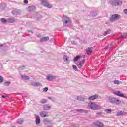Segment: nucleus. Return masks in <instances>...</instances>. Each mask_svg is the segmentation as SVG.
Masks as SVG:
<instances>
[{
	"label": "nucleus",
	"instance_id": "obj_1",
	"mask_svg": "<svg viewBox=\"0 0 127 127\" xmlns=\"http://www.w3.org/2000/svg\"><path fill=\"white\" fill-rule=\"evenodd\" d=\"M88 108L91 109V110H93L94 111H97V110H101V107L100 105H98L94 102L89 103Z\"/></svg>",
	"mask_w": 127,
	"mask_h": 127
},
{
	"label": "nucleus",
	"instance_id": "obj_2",
	"mask_svg": "<svg viewBox=\"0 0 127 127\" xmlns=\"http://www.w3.org/2000/svg\"><path fill=\"white\" fill-rule=\"evenodd\" d=\"M71 19L69 18V17L67 16H64L63 18V23H64V25L65 26H69L71 25Z\"/></svg>",
	"mask_w": 127,
	"mask_h": 127
},
{
	"label": "nucleus",
	"instance_id": "obj_3",
	"mask_svg": "<svg viewBox=\"0 0 127 127\" xmlns=\"http://www.w3.org/2000/svg\"><path fill=\"white\" fill-rule=\"evenodd\" d=\"M109 102L115 105H120L121 104V101L120 100L114 97H109Z\"/></svg>",
	"mask_w": 127,
	"mask_h": 127
},
{
	"label": "nucleus",
	"instance_id": "obj_4",
	"mask_svg": "<svg viewBox=\"0 0 127 127\" xmlns=\"http://www.w3.org/2000/svg\"><path fill=\"white\" fill-rule=\"evenodd\" d=\"M104 126V124L103 123L96 121L93 123L90 126V127H103Z\"/></svg>",
	"mask_w": 127,
	"mask_h": 127
},
{
	"label": "nucleus",
	"instance_id": "obj_5",
	"mask_svg": "<svg viewBox=\"0 0 127 127\" xmlns=\"http://www.w3.org/2000/svg\"><path fill=\"white\" fill-rule=\"evenodd\" d=\"M41 1L42 2V5H43L44 6L47 7V8H51V7H52V5L48 3L46 0H41Z\"/></svg>",
	"mask_w": 127,
	"mask_h": 127
},
{
	"label": "nucleus",
	"instance_id": "obj_6",
	"mask_svg": "<svg viewBox=\"0 0 127 127\" xmlns=\"http://www.w3.org/2000/svg\"><path fill=\"white\" fill-rule=\"evenodd\" d=\"M120 17L121 16H120V15H118V14L113 15L110 18V21H115V20H118V19H119Z\"/></svg>",
	"mask_w": 127,
	"mask_h": 127
},
{
	"label": "nucleus",
	"instance_id": "obj_7",
	"mask_svg": "<svg viewBox=\"0 0 127 127\" xmlns=\"http://www.w3.org/2000/svg\"><path fill=\"white\" fill-rule=\"evenodd\" d=\"M110 4L113 6H118L122 4V1H112Z\"/></svg>",
	"mask_w": 127,
	"mask_h": 127
},
{
	"label": "nucleus",
	"instance_id": "obj_8",
	"mask_svg": "<svg viewBox=\"0 0 127 127\" xmlns=\"http://www.w3.org/2000/svg\"><path fill=\"white\" fill-rule=\"evenodd\" d=\"M44 122L45 125H48V127H51V126H52V122H51V121L47 119H45L44 120Z\"/></svg>",
	"mask_w": 127,
	"mask_h": 127
},
{
	"label": "nucleus",
	"instance_id": "obj_9",
	"mask_svg": "<svg viewBox=\"0 0 127 127\" xmlns=\"http://www.w3.org/2000/svg\"><path fill=\"white\" fill-rule=\"evenodd\" d=\"M84 64H85V60H82V61H79L78 63L77 64V66L78 68H81V67H83L84 66Z\"/></svg>",
	"mask_w": 127,
	"mask_h": 127
},
{
	"label": "nucleus",
	"instance_id": "obj_10",
	"mask_svg": "<svg viewBox=\"0 0 127 127\" xmlns=\"http://www.w3.org/2000/svg\"><path fill=\"white\" fill-rule=\"evenodd\" d=\"M46 79L48 81H53V80L55 79V76H52L51 74H49L47 76H46Z\"/></svg>",
	"mask_w": 127,
	"mask_h": 127
},
{
	"label": "nucleus",
	"instance_id": "obj_11",
	"mask_svg": "<svg viewBox=\"0 0 127 127\" xmlns=\"http://www.w3.org/2000/svg\"><path fill=\"white\" fill-rule=\"evenodd\" d=\"M99 97V95L97 94H95L92 96H90L89 97V100H90V101H93L94 100H96V99H98Z\"/></svg>",
	"mask_w": 127,
	"mask_h": 127
},
{
	"label": "nucleus",
	"instance_id": "obj_12",
	"mask_svg": "<svg viewBox=\"0 0 127 127\" xmlns=\"http://www.w3.org/2000/svg\"><path fill=\"white\" fill-rule=\"evenodd\" d=\"M51 109V106L49 104H45L43 106V109L44 111H48Z\"/></svg>",
	"mask_w": 127,
	"mask_h": 127
},
{
	"label": "nucleus",
	"instance_id": "obj_13",
	"mask_svg": "<svg viewBox=\"0 0 127 127\" xmlns=\"http://www.w3.org/2000/svg\"><path fill=\"white\" fill-rule=\"evenodd\" d=\"M12 13L13 15H18L20 13V10L16 9L12 11Z\"/></svg>",
	"mask_w": 127,
	"mask_h": 127
},
{
	"label": "nucleus",
	"instance_id": "obj_14",
	"mask_svg": "<svg viewBox=\"0 0 127 127\" xmlns=\"http://www.w3.org/2000/svg\"><path fill=\"white\" fill-rule=\"evenodd\" d=\"M40 116L42 117V118H45L47 117V112L45 111H41L40 113Z\"/></svg>",
	"mask_w": 127,
	"mask_h": 127
},
{
	"label": "nucleus",
	"instance_id": "obj_15",
	"mask_svg": "<svg viewBox=\"0 0 127 127\" xmlns=\"http://www.w3.org/2000/svg\"><path fill=\"white\" fill-rule=\"evenodd\" d=\"M64 62H65V63H66L67 64H69V63L70 62V61L69 60V57H68V56L66 55H64Z\"/></svg>",
	"mask_w": 127,
	"mask_h": 127
},
{
	"label": "nucleus",
	"instance_id": "obj_16",
	"mask_svg": "<svg viewBox=\"0 0 127 127\" xmlns=\"http://www.w3.org/2000/svg\"><path fill=\"white\" fill-rule=\"evenodd\" d=\"M127 115V112H125L123 111H119L118 112H117L116 115L119 116H126Z\"/></svg>",
	"mask_w": 127,
	"mask_h": 127
},
{
	"label": "nucleus",
	"instance_id": "obj_17",
	"mask_svg": "<svg viewBox=\"0 0 127 127\" xmlns=\"http://www.w3.org/2000/svg\"><path fill=\"white\" fill-rule=\"evenodd\" d=\"M114 95L118 96L119 97H124V94L121 93L120 91H115L114 92Z\"/></svg>",
	"mask_w": 127,
	"mask_h": 127
},
{
	"label": "nucleus",
	"instance_id": "obj_18",
	"mask_svg": "<svg viewBox=\"0 0 127 127\" xmlns=\"http://www.w3.org/2000/svg\"><path fill=\"white\" fill-rule=\"evenodd\" d=\"M36 125L40 124V118H39L38 115H36Z\"/></svg>",
	"mask_w": 127,
	"mask_h": 127
},
{
	"label": "nucleus",
	"instance_id": "obj_19",
	"mask_svg": "<svg viewBox=\"0 0 127 127\" xmlns=\"http://www.w3.org/2000/svg\"><path fill=\"white\" fill-rule=\"evenodd\" d=\"M48 39H49V37H42V38H40V41L41 42H44V41H47V40H48Z\"/></svg>",
	"mask_w": 127,
	"mask_h": 127
},
{
	"label": "nucleus",
	"instance_id": "obj_20",
	"mask_svg": "<svg viewBox=\"0 0 127 127\" xmlns=\"http://www.w3.org/2000/svg\"><path fill=\"white\" fill-rule=\"evenodd\" d=\"M32 86H34L35 87H41V83L39 82H32Z\"/></svg>",
	"mask_w": 127,
	"mask_h": 127
},
{
	"label": "nucleus",
	"instance_id": "obj_21",
	"mask_svg": "<svg viewBox=\"0 0 127 127\" xmlns=\"http://www.w3.org/2000/svg\"><path fill=\"white\" fill-rule=\"evenodd\" d=\"M74 111L79 113H88V111L83 109H76Z\"/></svg>",
	"mask_w": 127,
	"mask_h": 127
},
{
	"label": "nucleus",
	"instance_id": "obj_22",
	"mask_svg": "<svg viewBox=\"0 0 127 127\" xmlns=\"http://www.w3.org/2000/svg\"><path fill=\"white\" fill-rule=\"evenodd\" d=\"M81 58H82V56L81 55L76 56L74 58V62H76V61H78V60H79V59H81Z\"/></svg>",
	"mask_w": 127,
	"mask_h": 127
},
{
	"label": "nucleus",
	"instance_id": "obj_23",
	"mask_svg": "<svg viewBox=\"0 0 127 127\" xmlns=\"http://www.w3.org/2000/svg\"><path fill=\"white\" fill-rule=\"evenodd\" d=\"M126 36H127V33H124L120 37H119L118 39H121L123 40L124 38H126Z\"/></svg>",
	"mask_w": 127,
	"mask_h": 127
},
{
	"label": "nucleus",
	"instance_id": "obj_24",
	"mask_svg": "<svg viewBox=\"0 0 127 127\" xmlns=\"http://www.w3.org/2000/svg\"><path fill=\"white\" fill-rule=\"evenodd\" d=\"M92 52H93V49L92 48H88L86 50V53L88 55L89 54H91V53H92Z\"/></svg>",
	"mask_w": 127,
	"mask_h": 127
},
{
	"label": "nucleus",
	"instance_id": "obj_25",
	"mask_svg": "<svg viewBox=\"0 0 127 127\" xmlns=\"http://www.w3.org/2000/svg\"><path fill=\"white\" fill-rule=\"evenodd\" d=\"M14 21H15V20L13 18H9L7 19V22H9V23H13Z\"/></svg>",
	"mask_w": 127,
	"mask_h": 127
},
{
	"label": "nucleus",
	"instance_id": "obj_26",
	"mask_svg": "<svg viewBox=\"0 0 127 127\" xmlns=\"http://www.w3.org/2000/svg\"><path fill=\"white\" fill-rule=\"evenodd\" d=\"M21 78L22 79H24V80H29V76H28L21 75Z\"/></svg>",
	"mask_w": 127,
	"mask_h": 127
},
{
	"label": "nucleus",
	"instance_id": "obj_27",
	"mask_svg": "<svg viewBox=\"0 0 127 127\" xmlns=\"http://www.w3.org/2000/svg\"><path fill=\"white\" fill-rule=\"evenodd\" d=\"M77 100H78V101H85V98H83L82 96H78Z\"/></svg>",
	"mask_w": 127,
	"mask_h": 127
},
{
	"label": "nucleus",
	"instance_id": "obj_28",
	"mask_svg": "<svg viewBox=\"0 0 127 127\" xmlns=\"http://www.w3.org/2000/svg\"><path fill=\"white\" fill-rule=\"evenodd\" d=\"M105 112H106V113H107V114H112V110L110 109H105Z\"/></svg>",
	"mask_w": 127,
	"mask_h": 127
},
{
	"label": "nucleus",
	"instance_id": "obj_29",
	"mask_svg": "<svg viewBox=\"0 0 127 127\" xmlns=\"http://www.w3.org/2000/svg\"><path fill=\"white\" fill-rule=\"evenodd\" d=\"M17 122L18 124H21L23 123V119H19L17 120Z\"/></svg>",
	"mask_w": 127,
	"mask_h": 127
},
{
	"label": "nucleus",
	"instance_id": "obj_30",
	"mask_svg": "<svg viewBox=\"0 0 127 127\" xmlns=\"http://www.w3.org/2000/svg\"><path fill=\"white\" fill-rule=\"evenodd\" d=\"M110 33H111V30H107L104 33L103 35L106 36L107 34H110Z\"/></svg>",
	"mask_w": 127,
	"mask_h": 127
},
{
	"label": "nucleus",
	"instance_id": "obj_31",
	"mask_svg": "<svg viewBox=\"0 0 127 127\" xmlns=\"http://www.w3.org/2000/svg\"><path fill=\"white\" fill-rule=\"evenodd\" d=\"M1 22H2V23H6V22H7V20L2 18L1 19Z\"/></svg>",
	"mask_w": 127,
	"mask_h": 127
},
{
	"label": "nucleus",
	"instance_id": "obj_32",
	"mask_svg": "<svg viewBox=\"0 0 127 127\" xmlns=\"http://www.w3.org/2000/svg\"><path fill=\"white\" fill-rule=\"evenodd\" d=\"M40 103H41V104H46V103H47V100L46 99H42L40 101Z\"/></svg>",
	"mask_w": 127,
	"mask_h": 127
},
{
	"label": "nucleus",
	"instance_id": "obj_33",
	"mask_svg": "<svg viewBox=\"0 0 127 127\" xmlns=\"http://www.w3.org/2000/svg\"><path fill=\"white\" fill-rule=\"evenodd\" d=\"M114 84H116V85H119V84H121V81H119V80H114L113 81Z\"/></svg>",
	"mask_w": 127,
	"mask_h": 127
},
{
	"label": "nucleus",
	"instance_id": "obj_34",
	"mask_svg": "<svg viewBox=\"0 0 127 127\" xmlns=\"http://www.w3.org/2000/svg\"><path fill=\"white\" fill-rule=\"evenodd\" d=\"M73 69L74 71H78V67L76 65H73Z\"/></svg>",
	"mask_w": 127,
	"mask_h": 127
},
{
	"label": "nucleus",
	"instance_id": "obj_35",
	"mask_svg": "<svg viewBox=\"0 0 127 127\" xmlns=\"http://www.w3.org/2000/svg\"><path fill=\"white\" fill-rule=\"evenodd\" d=\"M29 8H30V10H33V9H35V6H32L29 7Z\"/></svg>",
	"mask_w": 127,
	"mask_h": 127
},
{
	"label": "nucleus",
	"instance_id": "obj_36",
	"mask_svg": "<svg viewBox=\"0 0 127 127\" xmlns=\"http://www.w3.org/2000/svg\"><path fill=\"white\" fill-rule=\"evenodd\" d=\"M10 84H11L10 81H7L5 83V86H9V85H10Z\"/></svg>",
	"mask_w": 127,
	"mask_h": 127
},
{
	"label": "nucleus",
	"instance_id": "obj_37",
	"mask_svg": "<svg viewBox=\"0 0 127 127\" xmlns=\"http://www.w3.org/2000/svg\"><path fill=\"white\" fill-rule=\"evenodd\" d=\"M3 82V78L1 76H0V83H2Z\"/></svg>",
	"mask_w": 127,
	"mask_h": 127
},
{
	"label": "nucleus",
	"instance_id": "obj_38",
	"mask_svg": "<svg viewBox=\"0 0 127 127\" xmlns=\"http://www.w3.org/2000/svg\"><path fill=\"white\" fill-rule=\"evenodd\" d=\"M43 92H47L48 91V88L47 87H45L43 89Z\"/></svg>",
	"mask_w": 127,
	"mask_h": 127
},
{
	"label": "nucleus",
	"instance_id": "obj_39",
	"mask_svg": "<svg viewBox=\"0 0 127 127\" xmlns=\"http://www.w3.org/2000/svg\"><path fill=\"white\" fill-rule=\"evenodd\" d=\"M102 114H103V112H98L96 113V115H98V116L102 115Z\"/></svg>",
	"mask_w": 127,
	"mask_h": 127
},
{
	"label": "nucleus",
	"instance_id": "obj_40",
	"mask_svg": "<svg viewBox=\"0 0 127 127\" xmlns=\"http://www.w3.org/2000/svg\"><path fill=\"white\" fill-rule=\"evenodd\" d=\"M24 3L25 4H27V3H28V1L27 0H24Z\"/></svg>",
	"mask_w": 127,
	"mask_h": 127
},
{
	"label": "nucleus",
	"instance_id": "obj_41",
	"mask_svg": "<svg viewBox=\"0 0 127 127\" xmlns=\"http://www.w3.org/2000/svg\"><path fill=\"white\" fill-rule=\"evenodd\" d=\"M109 50H112L113 49V45H110Z\"/></svg>",
	"mask_w": 127,
	"mask_h": 127
},
{
	"label": "nucleus",
	"instance_id": "obj_42",
	"mask_svg": "<svg viewBox=\"0 0 127 127\" xmlns=\"http://www.w3.org/2000/svg\"><path fill=\"white\" fill-rule=\"evenodd\" d=\"M123 11L125 13V14H127V9H124Z\"/></svg>",
	"mask_w": 127,
	"mask_h": 127
},
{
	"label": "nucleus",
	"instance_id": "obj_43",
	"mask_svg": "<svg viewBox=\"0 0 127 127\" xmlns=\"http://www.w3.org/2000/svg\"><path fill=\"white\" fill-rule=\"evenodd\" d=\"M2 98H6V96L2 95Z\"/></svg>",
	"mask_w": 127,
	"mask_h": 127
},
{
	"label": "nucleus",
	"instance_id": "obj_44",
	"mask_svg": "<svg viewBox=\"0 0 127 127\" xmlns=\"http://www.w3.org/2000/svg\"><path fill=\"white\" fill-rule=\"evenodd\" d=\"M20 69H24V66H23V67H20Z\"/></svg>",
	"mask_w": 127,
	"mask_h": 127
},
{
	"label": "nucleus",
	"instance_id": "obj_45",
	"mask_svg": "<svg viewBox=\"0 0 127 127\" xmlns=\"http://www.w3.org/2000/svg\"><path fill=\"white\" fill-rule=\"evenodd\" d=\"M48 99H49L50 100H51V98L50 97H49Z\"/></svg>",
	"mask_w": 127,
	"mask_h": 127
},
{
	"label": "nucleus",
	"instance_id": "obj_46",
	"mask_svg": "<svg viewBox=\"0 0 127 127\" xmlns=\"http://www.w3.org/2000/svg\"><path fill=\"white\" fill-rule=\"evenodd\" d=\"M0 47H2V44L0 45Z\"/></svg>",
	"mask_w": 127,
	"mask_h": 127
},
{
	"label": "nucleus",
	"instance_id": "obj_47",
	"mask_svg": "<svg viewBox=\"0 0 127 127\" xmlns=\"http://www.w3.org/2000/svg\"><path fill=\"white\" fill-rule=\"evenodd\" d=\"M1 70V68L0 67V71Z\"/></svg>",
	"mask_w": 127,
	"mask_h": 127
},
{
	"label": "nucleus",
	"instance_id": "obj_48",
	"mask_svg": "<svg viewBox=\"0 0 127 127\" xmlns=\"http://www.w3.org/2000/svg\"><path fill=\"white\" fill-rule=\"evenodd\" d=\"M29 32H32V31H29Z\"/></svg>",
	"mask_w": 127,
	"mask_h": 127
},
{
	"label": "nucleus",
	"instance_id": "obj_49",
	"mask_svg": "<svg viewBox=\"0 0 127 127\" xmlns=\"http://www.w3.org/2000/svg\"><path fill=\"white\" fill-rule=\"evenodd\" d=\"M108 48H108V47H106V49H108Z\"/></svg>",
	"mask_w": 127,
	"mask_h": 127
},
{
	"label": "nucleus",
	"instance_id": "obj_50",
	"mask_svg": "<svg viewBox=\"0 0 127 127\" xmlns=\"http://www.w3.org/2000/svg\"><path fill=\"white\" fill-rule=\"evenodd\" d=\"M11 127H15L14 126H12Z\"/></svg>",
	"mask_w": 127,
	"mask_h": 127
},
{
	"label": "nucleus",
	"instance_id": "obj_51",
	"mask_svg": "<svg viewBox=\"0 0 127 127\" xmlns=\"http://www.w3.org/2000/svg\"><path fill=\"white\" fill-rule=\"evenodd\" d=\"M35 17V18H36V17Z\"/></svg>",
	"mask_w": 127,
	"mask_h": 127
}]
</instances>
